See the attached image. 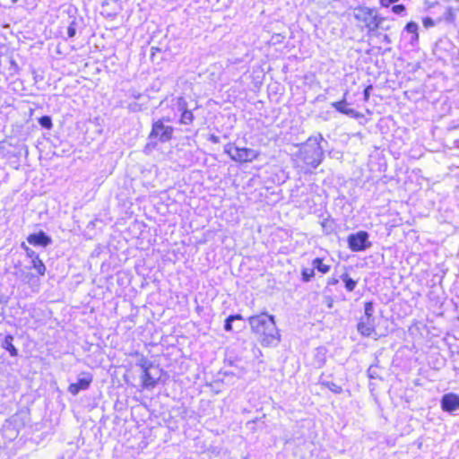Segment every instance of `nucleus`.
<instances>
[{
  "label": "nucleus",
  "mask_w": 459,
  "mask_h": 459,
  "mask_svg": "<svg viewBox=\"0 0 459 459\" xmlns=\"http://www.w3.org/2000/svg\"><path fill=\"white\" fill-rule=\"evenodd\" d=\"M21 247L25 251L26 255L29 258H33L34 256H36L38 255L34 250L30 248L24 242H22L21 244Z\"/></svg>",
  "instance_id": "393cba45"
},
{
  "label": "nucleus",
  "mask_w": 459,
  "mask_h": 459,
  "mask_svg": "<svg viewBox=\"0 0 459 459\" xmlns=\"http://www.w3.org/2000/svg\"><path fill=\"white\" fill-rule=\"evenodd\" d=\"M52 146L54 147L53 153H54V154H56V153H57V150H56V149H57L60 145L54 144V145H52Z\"/></svg>",
  "instance_id": "473e14b6"
},
{
  "label": "nucleus",
  "mask_w": 459,
  "mask_h": 459,
  "mask_svg": "<svg viewBox=\"0 0 459 459\" xmlns=\"http://www.w3.org/2000/svg\"><path fill=\"white\" fill-rule=\"evenodd\" d=\"M134 356L137 357L135 365L142 368V370L151 369L153 368V363L149 360L143 354L135 352Z\"/></svg>",
  "instance_id": "2eb2a0df"
},
{
  "label": "nucleus",
  "mask_w": 459,
  "mask_h": 459,
  "mask_svg": "<svg viewBox=\"0 0 459 459\" xmlns=\"http://www.w3.org/2000/svg\"><path fill=\"white\" fill-rule=\"evenodd\" d=\"M355 17L365 23L368 31L377 30L382 27L381 23L385 21L384 18H378L373 10L367 7L358 9Z\"/></svg>",
  "instance_id": "0eeeda50"
},
{
  "label": "nucleus",
  "mask_w": 459,
  "mask_h": 459,
  "mask_svg": "<svg viewBox=\"0 0 459 459\" xmlns=\"http://www.w3.org/2000/svg\"><path fill=\"white\" fill-rule=\"evenodd\" d=\"M92 382V376L88 372H82L79 375L77 382L70 384L68 391L76 395L80 391L86 390L89 388Z\"/></svg>",
  "instance_id": "1a4fd4ad"
},
{
  "label": "nucleus",
  "mask_w": 459,
  "mask_h": 459,
  "mask_svg": "<svg viewBox=\"0 0 459 459\" xmlns=\"http://www.w3.org/2000/svg\"><path fill=\"white\" fill-rule=\"evenodd\" d=\"M373 302H366L364 305V316L360 317L357 325L358 332L364 337H370L376 333V319L373 316Z\"/></svg>",
  "instance_id": "f03ea898"
},
{
  "label": "nucleus",
  "mask_w": 459,
  "mask_h": 459,
  "mask_svg": "<svg viewBox=\"0 0 459 459\" xmlns=\"http://www.w3.org/2000/svg\"><path fill=\"white\" fill-rule=\"evenodd\" d=\"M210 140H212L213 142H217L218 138L215 135L212 134L211 137H210Z\"/></svg>",
  "instance_id": "72a5a7b5"
},
{
  "label": "nucleus",
  "mask_w": 459,
  "mask_h": 459,
  "mask_svg": "<svg viewBox=\"0 0 459 459\" xmlns=\"http://www.w3.org/2000/svg\"><path fill=\"white\" fill-rule=\"evenodd\" d=\"M39 124L41 127L50 129L53 126L52 118L49 116H42L38 119Z\"/></svg>",
  "instance_id": "4be33fe9"
},
{
  "label": "nucleus",
  "mask_w": 459,
  "mask_h": 459,
  "mask_svg": "<svg viewBox=\"0 0 459 459\" xmlns=\"http://www.w3.org/2000/svg\"><path fill=\"white\" fill-rule=\"evenodd\" d=\"M31 259V268L35 269L39 275L43 276L46 273V265L39 258V255Z\"/></svg>",
  "instance_id": "dca6fc26"
},
{
  "label": "nucleus",
  "mask_w": 459,
  "mask_h": 459,
  "mask_svg": "<svg viewBox=\"0 0 459 459\" xmlns=\"http://www.w3.org/2000/svg\"><path fill=\"white\" fill-rule=\"evenodd\" d=\"M77 27H78V22H77L76 19H74L73 21H71V22L69 23V25L67 27V35L69 38H74L76 35Z\"/></svg>",
  "instance_id": "5701e85b"
},
{
  "label": "nucleus",
  "mask_w": 459,
  "mask_h": 459,
  "mask_svg": "<svg viewBox=\"0 0 459 459\" xmlns=\"http://www.w3.org/2000/svg\"><path fill=\"white\" fill-rule=\"evenodd\" d=\"M19 0H12V3H17Z\"/></svg>",
  "instance_id": "e433bc0d"
},
{
  "label": "nucleus",
  "mask_w": 459,
  "mask_h": 459,
  "mask_svg": "<svg viewBox=\"0 0 459 459\" xmlns=\"http://www.w3.org/2000/svg\"><path fill=\"white\" fill-rule=\"evenodd\" d=\"M341 280L343 281L344 287L347 291L351 292V291L354 290V289L357 286V281L351 278L350 275L346 273H344L341 275Z\"/></svg>",
  "instance_id": "a211bd4d"
},
{
  "label": "nucleus",
  "mask_w": 459,
  "mask_h": 459,
  "mask_svg": "<svg viewBox=\"0 0 459 459\" xmlns=\"http://www.w3.org/2000/svg\"><path fill=\"white\" fill-rule=\"evenodd\" d=\"M143 387L145 389H151L156 386L158 380L152 376L151 369L143 370V374L141 376Z\"/></svg>",
  "instance_id": "ddd939ff"
},
{
  "label": "nucleus",
  "mask_w": 459,
  "mask_h": 459,
  "mask_svg": "<svg viewBox=\"0 0 459 459\" xmlns=\"http://www.w3.org/2000/svg\"><path fill=\"white\" fill-rule=\"evenodd\" d=\"M338 281H338L337 279H335V278H331V279H329V280H328V284H329V285H335V284H337V283H338Z\"/></svg>",
  "instance_id": "7c9ffc66"
},
{
  "label": "nucleus",
  "mask_w": 459,
  "mask_h": 459,
  "mask_svg": "<svg viewBox=\"0 0 459 459\" xmlns=\"http://www.w3.org/2000/svg\"><path fill=\"white\" fill-rule=\"evenodd\" d=\"M13 336L12 334L5 335L2 342V348L6 350L12 357H16L18 356V350L13 344Z\"/></svg>",
  "instance_id": "4468645a"
},
{
  "label": "nucleus",
  "mask_w": 459,
  "mask_h": 459,
  "mask_svg": "<svg viewBox=\"0 0 459 459\" xmlns=\"http://www.w3.org/2000/svg\"><path fill=\"white\" fill-rule=\"evenodd\" d=\"M320 384L325 387H327L331 392L334 393V394H342V387L340 386L339 385L332 382V381H327V380H320Z\"/></svg>",
  "instance_id": "aec40b11"
},
{
  "label": "nucleus",
  "mask_w": 459,
  "mask_h": 459,
  "mask_svg": "<svg viewBox=\"0 0 459 459\" xmlns=\"http://www.w3.org/2000/svg\"><path fill=\"white\" fill-rule=\"evenodd\" d=\"M385 41H388V36H385Z\"/></svg>",
  "instance_id": "58836bf2"
},
{
  "label": "nucleus",
  "mask_w": 459,
  "mask_h": 459,
  "mask_svg": "<svg viewBox=\"0 0 459 459\" xmlns=\"http://www.w3.org/2000/svg\"><path fill=\"white\" fill-rule=\"evenodd\" d=\"M251 330L255 333L258 341L264 347L277 346L281 341V334L276 326L274 316L261 313L248 317Z\"/></svg>",
  "instance_id": "f257e3e1"
},
{
  "label": "nucleus",
  "mask_w": 459,
  "mask_h": 459,
  "mask_svg": "<svg viewBox=\"0 0 459 459\" xmlns=\"http://www.w3.org/2000/svg\"><path fill=\"white\" fill-rule=\"evenodd\" d=\"M399 0H380V4L383 7H388L390 4L398 2Z\"/></svg>",
  "instance_id": "c756f323"
},
{
  "label": "nucleus",
  "mask_w": 459,
  "mask_h": 459,
  "mask_svg": "<svg viewBox=\"0 0 459 459\" xmlns=\"http://www.w3.org/2000/svg\"><path fill=\"white\" fill-rule=\"evenodd\" d=\"M372 90H373V86L372 85L367 86L366 89L364 90V91H363V99H364L365 101H368L369 100L370 93H371Z\"/></svg>",
  "instance_id": "cd10ccee"
},
{
  "label": "nucleus",
  "mask_w": 459,
  "mask_h": 459,
  "mask_svg": "<svg viewBox=\"0 0 459 459\" xmlns=\"http://www.w3.org/2000/svg\"><path fill=\"white\" fill-rule=\"evenodd\" d=\"M238 330L242 328V325H236Z\"/></svg>",
  "instance_id": "c9c22d12"
},
{
  "label": "nucleus",
  "mask_w": 459,
  "mask_h": 459,
  "mask_svg": "<svg viewBox=\"0 0 459 459\" xmlns=\"http://www.w3.org/2000/svg\"><path fill=\"white\" fill-rule=\"evenodd\" d=\"M27 241L34 247H47L52 243V238L43 230H39L37 233L30 234L27 237Z\"/></svg>",
  "instance_id": "9b49d317"
},
{
  "label": "nucleus",
  "mask_w": 459,
  "mask_h": 459,
  "mask_svg": "<svg viewBox=\"0 0 459 459\" xmlns=\"http://www.w3.org/2000/svg\"><path fill=\"white\" fill-rule=\"evenodd\" d=\"M368 374H369V377H371V378L375 377H374V376H375V373H373V372H372V367H370V368H368Z\"/></svg>",
  "instance_id": "2f4dec72"
},
{
  "label": "nucleus",
  "mask_w": 459,
  "mask_h": 459,
  "mask_svg": "<svg viewBox=\"0 0 459 459\" xmlns=\"http://www.w3.org/2000/svg\"><path fill=\"white\" fill-rule=\"evenodd\" d=\"M35 146H36V148H38V149H39V151L40 152H43V149L39 148V145H35Z\"/></svg>",
  "instance_id": "f704fd0d"
},
{
  "label": "nucleus",
  "mask_w": 459,
  "mask_h": 459,
  "mask_svg": "<svg viewBox=\"0 0 459 459\" xmlns=\"http://www.w3.org/2000/svg\"><path fill=\"white\" fill-rule=\"evenodd\" d=\"M322 157L321 145H300L299 158L307 166L316 168L321 163Z\"/></svg>",
  "instance_id": "20e7f679"
},
{
  "label": "nucleus",
  "mask_w": 459,
  "mask_h": 459,
  "mask_svg": "<svg viewBox=\"0 0 459 459\" xmlns=\"http://www.w3.org/2000/svg\"><path fill=\"white\" fill-rule=\"evenodd\" d=\"M174 107L176 111L180 113L179 123L181 125L189 126L193 123L195 117L192 111L188 109L187 102L185 98H177Z\"/></svg>",
  "instance_id": "6e6552de"
},
{
  "label": "nucleus",
  "mask_w": 459,
  "mask_h": 459,
  "mask_svg": "<svg viewBox=\"0 0 459 459\" xmlns=\"http://www.w3.org/2000/svg\"><path fill=\"white\" fill-rule=\"evenodd\" d=\"M321 225H322V228H323V230L325 233H326V234L331 233L333 229H332V222L329 220H324L321 222Z\"/></svg>",
  "instance_id": "bb28decb"
},
{
  "label": "nucleus",
  "mask_w": 459,
  "mask_h": 459,
  "mask_svg": "<svg viewBox=\"0 0 459 459\" xmlns=\"http://www.w3.org/2000/svg\"><path fill=\"white\" fill-rule=\"evenodd\" d=\"M243 320V316L240 314H235L229 316L224 321V330L227 332H230L233 330V323L235 321Z\"/></svg>",
  "instance_id": "f3484780"
},
{
  "label": "nucleus",
  "mask_w": 459,
  "mask_h": 459,
  "mask_svg": "<svg viewBox=\"0 0 459 459\" xmlns=\"http://www.w3.org/2000/svg\"><path fill=\"white\" fill-rule=\"evenodd\" d=\"M314 270L316 269L321 273H327L330 271V265L325 264L323 259L316 257L312 261Z\"/></svg>",
  "instance_id": "6ab92c4d"
},
{
  "label": "nucleus",
  "mask_w": 459,
  "mask_h": 459,
  "mask_svg": "<svg viewBox=\"0 0 459 459\" xmlns=\"http://www.w3.org/2000/svg\"><path fill=\"white\" fill-rule=\"evenodd\" d=\"M405 10L406 8L403 4H396L392 7V12L395 14L404 15Z\"/></svg>",
  "instance_id": "a878e982"
},
{
  "label": "nucleus",
  "mask_w": 459,
  "mask_h": 459,
  "mask_svg": "<svg viewBox=\"0 0 459 459\" xmlns=\"http://www.w3.org/2000/svg\"><path fill=\"white\" fill-rule=\"evenodd\" d=\"M423 25L426 28L433 27L435 25V22L430 17H426L423 19Z\"/></svg>",
  "instance_id": "c85d7f7f"
},
{
  "label": "nucleus",
  "mask_w": 459,
  "mask_h": 459,
  "mask_svg": "<svg viewBox=\"0 0 459 459\" xmlns=\"http://www.w3.org/2000/svg\"><path fill=\"white\" fill-rule=\"evenodd\" d=\"M385 41H388V36H385Z\"/></svg>",
  "instance_id": "4c0bfd02"
},
{
  "label": "nucleus",
  "mask_w": 459,
  "mask_h": 459,
  "mask_svg": "<svg viewBox=\"0 0 459 459\" xmlns=\"http://www.w3.org/2000/svg\"><path fill=\"white\" fill-rule=\"evenodd\" d=\"M224 151L236 161L247 162L256 158L258 152L240 145H224Z\"/></svg>",
  "instance_id": "39448f33"
},
{
  "label": "nucleus",
  "mask_w": 459,
  "mask_h": 459,
  "mask_svg": "<svg viewBox=\"0 0 459 459\" xmlns=\"http://www.w3.org/2000/svg\"><path fill=\"white\" fill-rule=\"evenodd\" d=\"M315 276L314 268H303L301 270V280L304 282H308Z\"/></svg>",
  "instance_id": "412c9836"
},
{
  "label": "nucleus",
  "mask_w": 459,
  "mask_h": 459,
  "mask_svg": "<svg viewBox=\"0 0 459 459\" xmlns=\"http://www.w3.org/2000/svg\"><path fill=\"white\" fill-rule=\"evenodd\" d=\"M418 24L414 22H410L405 26V30L409 33H412L415 35V38L418 39Z\"/></svg>",
  "instance_id": "b1692460"
},
{
  "label": "nucleus",
  "mask_w": 459,
  "mask_h": 459,
  "mask_svg": "<svg viewBox=\"0 0 459 459\" xmlns=\"http://www.w3.org/2000/svg\"><path fill=\"white\" fill-rule=\"evenodd\" d=\"M169 117H162L153 122L152 128L150 133V139L160 141L161 143L169 142L172 139L174 132L173 126L170 125Z\"/></svg>",
  "instance_id": "7ed1b4c3"
},
{
  "label": "nucleus",
  "mask_w": 459,
  "mask_h": 459,
  "mask_svg": "<svg viewBox=\"0 0 459 459\" xmlns=\"http://www.w3.org/2000/svg\"><path fill=\"white\" fill-rule=\"evenodd\" d=\"M347 244L352 252H363L372 246V243L369 241V233L365 230L350 234L347 237Z\"/></svg>",
  "instance_id": "423d86ee"
},
{
  "label": "nucleus",
  "mask_w": 459,
  "mask_h": 459,
  "mask_svg": "<svg viewBox=\"0 0 459 459\" xmlns=\"http://www.w3.org/2000/svg\"><path fill=\"white\" fill-rule=\"evenodd\" d=\"M332 107H333L338 112L344 114L352 118H361L363 117V114L356 111L353 108H348V102L345 98L340 101H335L332 103Z\"/></svg>",
  "instance_id": "f8f14e48"
},
{
  "label": "nucleus",
  "mask_w": 459,
  "mask_h": 459,
  "mask_svg": "<svg viewBox=\"0 0 459 459\" xmlns=\"http://www.w3.org/2000/svg\"><path fill=\"white\" fill-rule=\"evenodd\" d=\"M440 403L444 411L453 412L459 409V395L454 393L446 394L442 396Z\"/></svg>",
  "instance_id": "9d476101"
}]
</instances>
